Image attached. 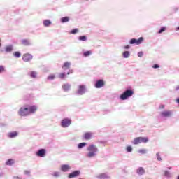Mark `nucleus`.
Returning <instances> with one entry per match:
<instances>
[{
	"mask_svg": "<svg viewBox=\"0 0 179 179\" xmlns=\"http://www.w3.org/2000/svg\"><path fill=\"white\" fill-rule=\"evenodd\" d=\"M37 111V106H31L29 108H20L18 114L20 117H26L30 114H34Z\"/></svg>",
	"mask_w": 179,
	"mask_h": 179,
	"instance_id": "nucleus-1",
	"label": "nucleus"
},
{
	"mask_svg": "<svg viewBox=\"0 0 179 179\" xmlns=\"http://www.w3.org/2000/svg\"><path fill=\"white\" fill-rule=\"evenodd\" d=\"M88 152H90L87 156V157H93L96 156V152H97L98 149L94 145H91L87 148Z\"/></svg>",
	"mask_w": 179,
	"mask_h": 179,
	"instance_id": "nucleus-2",
	"label": "nucleus"
},
{
	"mask_svg": "<svg viewBox=\"0 0 179 179\" xmlns=\"http://www.w3.org/2000/svg\"><path fill=\"white\" fill-rule=\"evenodd\" d=\"M134 96V90H127L123 92L122 94L120 95L121 100H127Z\"/></svg>",
	"mask_w": 179,
	"mask_h": 179,
	"instance_id": "nucleus-3",
	"label": "nucleus"
},
{
	"mask_svg": "<svg viewBox=\"0 0 179 179\" xmlns=\"http://www.w3.org/2000/svg\"><path fill=\"white\" fill-rule=\"evenodd\" d=\"M149 138L148 137H137L134 139L133 145H139V143H148Z\"/></svg>",
	"mask_w": 179,
	"mask_h": 179,
	"instance_id": "nucleus-4",
	"label": "nucleus"
},
{
	"mask_svg": "<svg viewBox=\"0 0 179 179\" xmlns=\"http://www.w3.org/2000/svg\"><path fill=\"white\" fill-rule=\"evenodd\" d=\"M143 41V37H140L138 39L132 38L130 40V44H136V45H139V44H142Z\"/></svg>",
	"mask_w": 179,
	"mask_h": 179,
	"instance_id": "nucleus-5",
	"label": "nucleus"
},
{
	"mask_svg": "<svg viewBox=\"0 0 179 179\" xmlns=\"http://www.w3.org/2000/svg\"><path fill=\"white\" fill-rule=\"evenodd\" d=\"M72 122V120L71 119H64L62 121V127H63V128H66L68 127H69V125H71V123Z\"/></svg>",
	"mask_w": 179,
	"mask_h": 179,
	"instance_id": "nucleus-6",
	"label": "nucleus"
},
{
	"mask_svg": "<svg viewBox=\"0 0 179 179\" xmlns=\"http://www.w3.org/2000/svg\"><path fill=\"white\" fill-rule=\"evenodd\" d=\"M22 59L25 62H29V61H31V59H33V55H31V54H29V53L24 54L22 56Z\"/></svg>",
	"mask_w": 179,
	"mask_h": 179,
	"instance_id": "nucleus-7",
	"label": "nucleus"
},
{
	"mask_svg": "<svg viewBox=\"0 0 179 179\" xmlns=\"http://www.w3.org/2000/svg\"><path fill=\"white\" fill-rule=\"evenodd\" d=\"M104 85H106V83L103 80H99L96 81L95 84V87L96 89H101V87H103Z\"/></svg>",
	"mask_w": 179,
	"mask_h": 179,
	"instance_id": "nucleus-8",
	"label": "nucleus"
},
{
	"mask_svg": "<svg viewBox=\"0 0 179 179\" xmlns=\"http://www.w3.org/2000/svg\"><path fill=\"white\" fill-rule=\"evenodd\" d=\"M162 117H171L173 115V112L171 110H165L161 113Z\"/></svg>",
	"mask_w": 179,
	"mask_h": 179,
	"instance_id": "nucleus-9",
	"label": "nucleus"
},
{
	"mask_svg": "<svg viewBox=\"0 0 179 179\" xmlns=\"http://www.w3.org/2000/svg\"><path fill=\"white\" fill-rule=\"evenodd\" d=\"M36 156L38 157H44L45 156V149H41L36 152Z\"/></svg>",
	"mask_w": 179,
	"mask_h": 179,
	"instance_id": "nucleus-10",
	"label": "nucleus"
},
{
	"mask_svg": "<svg viewBox=\"0 0 179 179\" xmlns=\"http://www.w3.org/2000/svg\"><path fill=\"white\" fill-rule=\"evenodd\" d=\"M79 174H80V171H75L69 175V178H75V177H78Z\"/></svg>",
	"mask_w": 179,
	"mask_h": 179,
	"instance_id": "nucleus-11",
	"label": "nucleus"
},
{
	"mask_svg": "<svg viewBox=\"0 0 179 179\" xmlns=\"http://www.w3.org/2000/svg\"><path fill=\"white\" fill-rule=\"evenodd\" d=\"M92 138H93V134L90 133V132H86L84 134V138L86 141H90V139H92Z\"/></svg>",
	"mask_w": 179,
	"mask_h": 179,
	"instance_id": "nucleus-12",
	"label": "nucleus"
},
{
	"mask_svg": "<svg viewBox=\"0 0 179 179\" xmlns=\"http://www.w3.org/2000/svg\"><path fill=\"white\" fill-rule=\"evenodd\" d=\"M86 92L85 85H80L78 90V94H83Z\"/></svg>",
	"mask_w": 179,
	"mask_h": 179,
	"instance_id": "nucleus-13",
	"label": "nucleus"
},
{
	"mask_svg": "<svg viewBox=\"0 0 179 179\" xmlns=\"http://www.w3.org/2000/svg\"><path fill=\"white\" fill-rule=\"evenodd\" d=\"M61 170L64 173L66 171H69V170H71V166H69V165H62L61 167Z\"/></svg>",
	"mask_w": 179,
	"mask_h": 179,
	"instance_id": "nucleus-14",
	"label": "nucleus"
},
{
	"mask_svg": "<svg viewBox=\"0 0 179 179\" xmlns=\"http://www.w3.org/2000/svg\"><path fill=\"white\" fill-rule=\"evenodd\" d=\"M19 135V133L17 131H13L8 134V138H16Z\"/></svg>",
	"mask_w": 179,
	"mask_h": 179,
	"instance_id": "nucleus-15",
	"label": "nucleus"
},
{
	"mask_svg": "<svg viewBox=\"0 0 179 179\" xmlns=\"http://www.w3.org/2000/svg\"><path fill=\"white\" fill-rule=\"evenodd\" d=\"M136 173L138 176H143L145 174V169L143 167H140L137 169Z\"/></svg>",
	"mask_w": 179,
	"mask_h": 179,
	"instance_id": "nucleus-16",
	"label": "nucleus"
},
{
	"mask_svg": "<svg viewBox=\"0 0 179 179\" xmlns=\"http://www.w3.org/2000/svg\"><path fill=\"white\" fill-rule=\"evenodd\" d=\"M21 44H22V45L27 46V45H30L31 43H30V41H29V39H23L21 41Z\"/></svg>",
	"mask_w": 179,
	"mask_h": 179,
	"instance_id": "nucleus-17",
	"label": "nucleus"
},
{
	"mask_svg": "<svg viewBox=\"0 0 179 179\" xmlns=\"http://www.w3.org/2000/svg\"><path fill=\"white\" fill-rule=\"evenodd\" d=\"M70 66H71V63L69 62H66L63 64L62 69L65 71L66 69H69Z\"/></svg>",
	"mask_w": 179,
	"mask_h": 179,
	"instance_id": "nucleus-18",
	"label": "nucleus"
},
{
	"mask_svg": "<svg viewBox=\"0 0 179 179\" xmlns=\"http://www.w3.org/2000/svg\"><path fill=\"white\" fill-rule=\"evenodd\" d=\"M62 89L64 90V92H68V90L71 89V85L69 84H64L62 85Z\"/></svg>",
	"mask_w": 179,
	"mask_h": 179,
	"instance_id": "nucleus-19",
	"label": "nucleus"
},
{
	"mask_svg": "<svg viewBox=\"0 0 179 179\" xmlns=\"http://www.w3.org/2000/svg\"><path fill=\"white\" fill-rule=\"evenodd\" d=\"M15 163V159H9L6 162V166H12Z\"/></svg>",
	"mask_w": 179,
	"mask_h": 179,
	"instance_id": "nucleus-20",
	"label": "nucleus"
},
{
	"mask_svg": "<svg viewBox=\"0 0 179 179\" xmlns=\"http://www.w3.org/2000/svg\"><path fill=\"white\" fill-rule=\"evenodd\" d=\"M43 24L45 27H48V26H50L51 24V21H50V20H45L43 21Z\"/></svg>",
	"mask_w": 179,
	"mask_h": 179,
	"instance_id": "nucleus-21",
	"label": "nucleus"
},
{
	"mask_svg": "<svg viewBox=\"0 0 179 179\" xmlns=\"http://www.w3.org/2000/svg\"><path fill=\"white\" fill-rule=\"evenodd\" d=\"M5 50H6V52H12L13 50V46H12V45H8V46L6 47Z\"/></svg>",
	"mask_w": 179,
	"mask_h": 179,
	"instance_id": "nucleus-22",
	"label": "nucleus"
},
{
	"mask_svg": "<svg viewBox=\"0 0 179 179\" xmlns=\"http://www.w3.org/2000/svg\"><path fill=\"white\" fill-rule=\"evenodd\" d=\"M58 78L59 79H65V78H66V74H65V73H60L58 76Z\"/></svg>",
	"mask_w": 179,
	"mask_h": 179,
	"instance_id": "nucleus-23",
	"label": "nucleus"
},
{
	"mask_svg": "<svg viewBox=\"0 0 179 179\" xmlns=\"http://www.w3.org/2000/svg\"><path fill=\"white\" fill-rule=\"evenodd\" d=\"M62 23H66V22H69V17H64L61 18Z\"/></svg>",
	"mask_w": 179,
	"mask_h": 179,
	"instance_id": "nucleus-24",
	"label": "nucleus"
},
{
	"mask_svg": "<svg viewBox=\"0 0 179 179\" xmlns=\"http://www.w3.org/2000/svg\"><path fill=\"white\" fill-rule=\"evenodd\" d=\"M48 80H53V79H55V74H50L47 78Z\"/></svg>",
	"mask_w": 179,
	"mask_h": 179,
	"instance_id": "nucleus-25",
	"label": "nucleus"
},
{
	"mask_svg": "<svg viewBox=\"0 0 179 179\" xmlns=\"http://www.w3.org/2000/svg\"><path fill=\"white\" fill-rule=\"evenodd\" d=\"M147 152L148 150H146V149H141L138 150V153H140V155H145Z\"/></svg>",
	"mask_w": 179,
	"mask_h": 179,
	"instance_id": "nucleus-26",
	"label": "nucleus"
},
{
	"mask_svg": "<svg viewBox=\"0 0 179 179\" xmlns=\"http://www.w3.org/2000/svg\"><path fill=\"white\" fill-rule=\"evenodd\" d=\"M13 55L15 58H20L22 57V54L20 52H15Z\"/></svg>",
	"mask_w": 179,
	"mask_h": 179,
	"instance_id": "nucleus-27",
	"label": "nucleus"
},
{
	"mask_svg": "<svg viewBox=\"0 0 179 179\" xmlns=\"http://www.w3.org/2000/svg\"><path fill=\"white\" fill-rule=\"evenodd\" d=\"M29 75L31 78H37V73L36 71H31Z\"/></svg>",
	"mask_w": 179,
	"mask_h": 179,
	"instance_id": "nucleus-28",
	"label": "nucleus"
},
{
	"mask_svg": "<svg viewBox=\"0 0 179 179\" xmlns=\"http://www.w3.org/2000/svg\"><path fill=\"white\" fill-rule=\"evenodd\" d=\"M83 55H84L85 57H89L90 55H92V51L88 50V51L84 52V53H83Z\"/></svg>",
	"mask_w": 179,
	"mask_h": 179,
	"instance_id": "nucleus-29",
	"label": "nucleus"
},
{
	"mask_svg": "<svg viewBox=\"0 0 179 179\" xmlns=\"http://www.w3.org/2000/svg\"><path fill=\"white\" fill-rule=\"evenodd\" d=\"M123 57L124 58H128L129 57V51L124 52Z\"/></svg>",
	"mask_w": 179,
	"mask_h": 179,
	"instance_id": "nucleus-30",
	"label": "nucleus"
},
{
	"mask_svg": "<svg viewBox=\"0 0 179 179\" xmlns=\"http://www.w3.org/2000/svg\"><path fill=\"white\" fill-rule=\"evenodd\" d=\"M87 39L86 36H82L78 38L80 41H86Z\"/></svg>",
	"mask_w": 179,
	"mask_h": 179,
	"instance_id": "nucleus-31",
	"label": "nucleus"
},
{
	"mask_svg": "<svg viewBox=\"0 0 179 179\" xmlns=\"http://www.w3.org/2000/svg\"><path fill=\"white\" fill-rule=\"evenodd\" d=\"M84 146H86V143H80L78 144L79 149H82V148H84Z\"/></svg>",
	"mask_w": 179,
	"mask_h": 179,
	"instance_id": "nucleus-32",
	"label": "nucleus"
},
{
	"mask_svg": "<svg viewBox=\"0 0 179 179\" xmlns=\"http://www.w3.org/2000/svg\"><path fill=\"white\" fill-rule=\"evenodd\" d=\"M78 31H79V29H74L71 30V31L70 33H71V34H76V33H78Z\"/></svg>",
	"mask_w": 179,
	"mask_h": 179,
	"instance_id": "nucleus-33",
	"label": "nucleus"
},
{
	"mask_svg": "<svg viewBox=\"0 0 179 179\" xmlns=\"http://www.w3.org/2000/svg\"><path fill=\"white\" fill-rule=\"evenodd\" d=\"M127 152H128L129 153H130V152H132V147L131 146H127L126 148Z\"/></svg>",
	"mask_w": 179,
	"mask_h": 179,
	"instance_id": "nucleus-34",
	"label": "nucleus"
},
{
	"mask_svg": "<svg viewBox=\"0 0 179 179\" xmlns=\"http://www.w3.org/2000/svg\"><path fill=\"white\" fill-rule=\"evenodd\" d=\"M163 31H166V27H163L162 28H161V29L159 31V34H162L163 33Z\"/></svg>",
	"mask_w": 179,
	"mask_h": 179,
	"instance_id": "nucleus-35",
	"label": "nucleus"
},
{
	"mask_svg": "<svg viewBox=\"0 0 179 179\" xmlns=\"http://www.w3.org/2000/svg\"><path fill=\"white\" fill-rule=\"evenodd\" d=\"M157 159L159 162H162V157H160V155H159V152L156 154Z\"/></svg>",
	"mask_w": 179,
	"mask_h": 179,
	"instance_id": "nucleus-36",
	"label": "nucleus"
},
{
	"mask_svg": "<svg viewBox=\"0 0 179 179\" xmlns=\"http://www.w3.org/2000/svg\"><path fill=\"white\" fill-rule=\"evenodd\" d=\"M4 71H5V67L3 66H0V73Z\"/></svg>",
	"mask_w": 179,
	"mask_h": 179,
	"instance_id": "nucleus-37",
	"label": "nucleus"
},
{
	"mask_svg": "<svg viewBox=\"0 0 179 179\" xmlns=\"http://www.w3.org/2000/svg\"><path fill=\"white\" fill-rule=\"evenodd\" d=\"M138 57H139L140 58L143 57V52H138Z\"/></svg>",
	"mask_w": 179,
	"mask_h": 179,
	"instance_id": "nucleus-38",
	"label": "nucleus"
},
{
	"mask_svg": "<svg viewBox=\"0 0 179 179\" xmlns=\"http://www.w3.org/2000/svg\"><path fill=\"white\" fill-rule=\"evenodd\" d=\"M152 68H154L155 69H157V68H160V66H159V64H154Z\"/></svg>",
	"mask_w": 179,
	"mask_h": 179,
	"instance_id": "nucleus-39",
	"label": "nucleus"
},
{
	"mask_svg": "<svg viewBox=\"0 0 179 179\" xmlns=\"http://www.w3.org/2000/svg\"><path fill=\"white\" fill-rule=\"evenodd\" d=\"M70 73H73V70H69V71L67 73V75H70Z\"/></svg>",
	"mask_w": 179,
	"mask_h": 179,
	"instance_id": "nucleus-40",
	"label": "nucleus"
},
{
	"mask_svg": "<svg viewBox=\"0 0 179 179\" xmlns=\"http://www.w3.org/2000/svg\"><path fill=\"white\" fill-rule=\"evenodd\" d=\"M124 48L125 50H128V49L130 48V46H129V45H126V46L124 47Z\"/></svg>",
	"mask_w": 179,
	"mask_h": 179,
	"instance_id": "nucleus-41",
	"label": "nucleus"
},
{
	"mask_svg": "<svg viewBox=\"0 0 179 179\" xmlns=\"http://www.w3.org/2000/svg\"><path fill=\"white\" fill-rule=\"evenodd\" d=\"M159 108H160L161 110H163V108H164V105H161V106H159Z\"/></svg>",
	"mask_w": 179,
	"mask_h": 179,
	"instance_id": "nucleus-42",
	"label": "nucleus"
},
{
	"mask_svg": "<svg viewBox=\"0 0 179 179\" xmlns=\"http://www.w3.org/2000/svg\"><path fill=\"white\" fill-rule=\"evenodd\" d=\"M14 178L20 179V178L19 176H15Z\"/></svg>",
	"mask_w": 179,
	"mask_h": 179,
	"instance_id": "nucleus-43",
	"label": "nucleus"
},
{
	"mask_svg": "<svg viewBox=\"0 0 179 179\" xmlns=\"http://www.w3.org/2000/svg\"><path fill=\"white\" fill-rule=\"evenodd\" d=\"M176 102L179 104V97L176 99Z\"/></svg>",
	"mask_w": 179,
	"mask_h": 179,
	"instance_id": "nucleus-44",
	"label": "nucleus"
},
{
	"mask_svg": "<svg viewBox=\"0 0 179 179\" xmlns=\"http://www.w3.org/2000/svg\"><path fill=\"white\" fill-rule=\"evenodd\" d=\"M55 176L57 177V176H58V173H55Z\"/></svg>",
	"mask_w": 179,
	"mask_h": 179,
	"instance_id": "nucleus-45",
	"label": "nucleus"
},
{
	"mask_svg": "<svg viewBox=\"0 0 179 179\" xmlns=\"http://www.w3.org/2000/svg\"><path fill=\"white\" fill-rule=\"evenodd\" d=\"M177 30H179V27L177 28Z\"/></svg>",
	"mask_w": 179,
	"mask_h": 179,
	"instance_id": "nucleus-46",
	"label": "nucleus"
},
{
	"mask_svg": "<svg viewBox=\"0 0 179 179\" xmlns=\"http://www.w3.org/2000/svg\"><path fill=\"white\" fill-rule=\"evenodd\" d=\"M0 47H1V39H0Z\"/></svg>",
	"mask_w": 179,
	"mask_h": 179,
	"instance_id": "nucleus-47",
	"label": "nucleus"
}]
</instances>
